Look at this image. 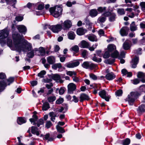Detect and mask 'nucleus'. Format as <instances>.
Here are the masks:
<instances>
[{
    "instance_id": "1",
    "label": "nucleus",
    "mask_w": 145,
    "mask_h": 145,
    "mask_svg": "<svg viewBox=\"0 0 145 145\" xmlns=\"http://www.w3.org/2000/svg\"><path fill=\"white\" fill-rule=\"evenodd\" d=\"M12 37L15 48L13 50H16L20 53L22 51L25 52L31 51L27 54V56L31 58L34 56L33 51L31 50L32 47L30 43L24 40L23 37L17 32L13 34Z\"/></svg>"
},
{
    "instance_id": "2",
    "label": "nucleus",
    "mask_w": 145,
    "mask_h": 145,
    "mask_svg": "<svg viewBox=\"0 0 145 145\" xmlns=\"http://www.w3.org/2000/svg\"><path fill=\"white\" fill-rule=\"evenodd\" d=\"M140 95L137 91L132 92L128 95L127 100L129 103L131 105V103L135 101L137 97Z\"/></svg>"
},
{
    "instance_id": "3",
    "label": "nucleus",
    "mask_w": 145,
    "mask_h": 145,
    "mask_svg": "<svg viewBox=\"0 0 145 145\" xmlns=\"http://www.w3.org/2000/svg\"><path fill=\"white\" fill-rule=\"evenodd\" d=\"M8 31L6 29H4L1 31L0 33V41L1 43H5L6 41L4 39L7 38L8 35Z\"/></svg>"
},
{
    "instance_id": "4",
    "label": "nucleus",
    "mask_w": 145,
    "mask_h": 145,
    "mask_svg": "<svg viewBox=\"0 0 145 145\" xmlns=\"http://www.w3.org/2000/svg\"><path fill=\"white\" fill-rule=\"evenodd\" d=\"M62 27V26L60 25H56L51 26L49 25H46L45 26L44 29H46L48 28L55 33H57Z\"/></svg>"
},
{
    "instance_id": "5",
    "label": "nucleus",
    "mask_w": 145,
    "mask_h": 145,
    "mask_svg": "<svg viewBox=\"0 0 145 145\" xmlns=\"http://www.w3.org/2000/svg\"><path fill=\"white\" fill-rule=\"evenodd\" d=\"M64 28V29H69L72 26V23L71 21L69 20L65 21L61 25Z\"/></svg>"
},
{
    "instance_id": "6",
    "label": "nucleus",
    "mask_w": 145,
    "mask_h": 145,
    "mask_svg": "<svg viewBox=\"0 0 145 145\" xmlns=\"http://www.w3.org/2000/svg\"><path fill=\"white\" fill-rule=\"evenodd\" d=\"M129 30L128 27L125 26L123 27L120 31V33L122 36H126L128 34V32Z\"/></svg>"
},
{
    "instance_id": "7",
    "label": "nucleus",
    "mask_w": 145,
    "mask_h": 145,
    "mask_svg": "<svg viewBox=\"0 0 145 145\" xmlns=\"http://www.w3.org/2000/svg\"><path fill=\"white\" fill-rule=\"evenodd\" d=\"M106 93L105 90H103L99 92V95L102 98L105 99L106 101H109V98L108 97L106 96Z\"/></svg>"
},
{
    "instance_id": "8",
    "label": "nucleus",
    "mask_w": 145,
    "mask_h": 145,
    "mask_svg": "<svg viewBox=\"0 0 145 145\" xmlns=\"http://www.w3.org/2000/svg\"><path fill=\"white\" fill-rule=\"evenodd\" d=\"M76 86L73 83L69 84L68 86V92L71 93L74 90L76 89Z\"/></svg>"
},
{
    "instance_id": "9",
    "label": "nucleus",
    "mask_w": 145,
    "mask_h": 145,
    "mask_svg": "<svg viewBox=\"0 0 145 145\" xmlns=\"http://www.w3.org/2000/svg\"><path fill=\"white\" fill-rule=\"evenodd\" d=\"M137 77L141 79L140 81L143 83L145 82V79L144 78L145 77V75L142 72H138L137 75Z\"/></svg>"
},
{
    "instance_id": "10",
    "label": "nucleus",
    "mask_w": 145,
    "mask_h": 145,
    "mask_svg": "<svg viewBox=\"0 0 145 145\" xmlns=\"http://www.w3.org/2000/svg\"><path fill=\"white\" fill-rule=\"evenodd\" d=\"M86 31L87 30L86 29L82 28L78 29L76 31L77 34L80 35H84Z\"/></svg>"
},
{
    "instance_id": "11",
    "label": "nucleus",
    "mask_w": 145,
    "mask_h": 145,
    "mask_svg": "<svg viewBox=\"0 0 145 145\" xmlns=\"http://www.w3.org/2000/svg\"><path fill=\"white\" fill-rule=\"evenodd\" d=\"M80 101L81 102H83L84 100H88L89 99L88 96L84 93H82L80 95Z\"/></svg>"
},
{
    "instance_id": "12",
    "label": "nucleus",
    "mask_w": 145,
    "mask_h": 145,
    "mask_svg": "<svg viewBox=\"0 0 145 145\" xmlns=\"http://www.w3.org/2000/svg\"><path fill=\"white\" fill-rule=\"evenodd\" d=\"M17 28L20 32H24L26 31V27L23 25H19L17 26Z\"/></svg>"
},
{
    "instance_id": "13",
    "label": "nucleus",
    "mask_w": 145,
    "mask_h": 145,
    "mask_svg": "<svg viewBox=\"0 0 145 145\" xmlns=\"http://www.w3.org/2000/svg\"><path fill=\"white\" fill-rule=\"evenodd\" d=\"M138 61V58L136 57L132 60V67L135 68L136 67L137 65V64Z\"/></svg>"
},
{
    "instance_id": "14",
    "label": "nucleus",
    "mask_w": 145,
    "mask_h": 145,
    "mask_svg": "<svg viewBox=\"0 0 145 145\" xmlns=\"http://www.w3.org/2000/svg\"><path fill=\"white\" fill-rule=\"evenodd\" d=\"M47 61L49 64H53L55 62V59L54 57L50 56L47 58Z\"/></svg>"
},
{
    "instance_id": "15",
    "label": "nucleus",
    "mask_w": 145,
    "mask_h": 145,
    "mask_svg": "<svg viewBox=\"0 0 145 145\" xmlns=\"http://www.w3.org/2000/svg\"><path fill=\"white\" fill-rule=\"evenodd\" d=\"M79 63L78 62H73L67 64V66L69 68H72L78 65Z\"/></svg>"
},
{
    "instance_id": "16",
    "label": "nucleus",
    "mask_w": 145,
    "mask_h": 145,
    "mask_svg": "<svg viewBox=\"0 0 145 145\" xmlns=\"http://www.w3.org/2000/svg\"><path fill=\"white\" fill-rule=\"evenodd\" d=\"M38 128L37 127L34 126L31 127V132L33 134H36L37 135H39V132L37 131Z\"/></svg>"
},
{
    "instance_id": "17",
    "label": "nucleus",
    "mask_w": 145,
    "mask_h": 145,
    "mask_svg": "<svg viewBox=\"0 0 145 145\" xmlns=\"http://www.w3.org/2000/svg\"><path fill=\"white\" fill-rule=\"evenodd\" d=\"M137 29V25L134 22H133L130 24V29L131 31H134Z\"/></svg>"
},
{
    "instance_id": "18",
    "label": "nucleus",
    "mask_w": 145,
    "mask_h": 145,
    "mask_svg": "<svg viewBox=\"0 0 145 145\" xmlns=\"http://www.w3.org/2000/svg\"><path fill=\"white\" fill-rule=\"evenodd\" d=\"M106 78L108 80H112L115 77V76L113 74H112L110 73L107 74L106 76Z\"/></svg>"
},
{
    "instance_id": "19",
    "label": "nucleus",
    "mask_w": 145,
    "mask_h": 145,
    "mask_svg": "<svg viewBox=\"0 0 145 145\" xmlns=\"http://www.w3.org/2000/svg\"><path fill=\"white\" fill-rule=\"evenodd\" d=\"M123 47L124 50H128L130 48V46L129 45V43L125 41L123 44Z\"/></svg>"
},
{
    "instance_id": "20",
    "label": "nucleus",
    "mask_w": 145,
    "mask_h": 145,
    "mask_svg": "<svg viewBox=\"0 0 145 145\" xmlns=\"http://www.w3.org/2000/svg\"><path fill=\"white\" fill-rule=\"evenodd\" d=\"M88 39L90 41H96L97 40V39L96 37L94 35H92L88 36Z\"/></svg>"
},
{
    "instance_id": "21",
    "label": "nucleus",
    "mask_w": 145,
    "mask_h": 145,
    "mask_svg": "<svg viewBox=\"0 0 145 145\" xmlns=\"http://www.w3.org/2000/svg\"><path fill=\"white\" fill-rule=\"evenodd\" d=\"M108 51L109 52H111L116 49V47L113 44H110L108 46Z\"/></svg>"
},
{
    "instance_id": "22",
    "label": "nucleus",
    "mask_w": 145,
    "mask_h": 145,
    "mask_svg": "<svg viewBox=\"0 0 145 145\" xmlns=\"http://www.w3.org/2000/svg\"><path fill=\"white\" fill-rule=\"evenodd\" d=\"M81 45L83 48H87L89 46V43L85 40H83L81 42Z\"/></svg>"
},
{
    "instance_id": "23",
    "label": "nucleus",
    "mask_w": 145,
    "mask_h": 145,
    "mask_svg": "<svg viewBox=\"0 0 145 145\" xmlns=\"http://www.w3.org/2000/svg\"><path fill=\"white\" fill-rule=\"evenodd\" d=\"M49 108V105L48 102H46L44 103L42 107V110H46Z\"/></svg>"
},
{
    "instance_id": "24",
    "label": "nucleus",
    "mask_w": 145,
    "mask_h": 145,
    "mask_svg": "<svg viewBox=\"0 0 145 145\" xmlns=\"http://www.w3.org/2000/svg\"><path fill=\"white\" fill-rule=\"evenodd\" d=\"M18 123L19 124H21L22 123H25L26 121L22 117H19L18 119Z\"/></svg>"
},
{
    "instance_id": "25",
    "label": "nucleus",
    "mask_w": 145,
    "mask_h": 145,
    "mask_svg": "<svg viewBox=\"0 0 145 145\" xmlns=\"http://www.w3.org/2000/svg\"><path fill=\"white\" fill-rule=\"evenodd\" d=\"M68 36L69 39L73 40L75 37V35L74 32L71 31L68 33Z\"/></svg>"
},
{
    "instance_id": "26",
    "label": "nucleus",
    "mask_w": 145,
    "mask_h": 145,
    "mask_svg": "<svg viewBox=\"0 0 145 145\" xmlns=\"http://www.w3.org/2000/svg\"><path fill=\"white\" fill-rule=\"evenodd\" d=\"M49 115L51 117V120L53 121L55 119V117L56 116V114L53 112H51L50 113Z\"/></svg>"
},
{
    "instance_id": "27",
    "label": "nucleus",
    "mask_w": 145,
    "mask_h": 145,
    "mask_svg": "<svg viewBox=\"0 0 145 145\" xmlns=\"http://www.w3.org/2000/svg\"><path fill=\"white\" fill-rule=\"evenodd\" d=\"M90 14L91 16H95L97 14V12L96 10L93 9L90 11Z\"/></svg>"
},
{
    "instance_id": "28",
    "label": "nucleus",
    "mask_w": 145,
    "mask_h": 145,
    "mask_svg": "<svg viewBox=\"0 0 145 145\" xmlns=\"http://www.w3.org/2000/svg\"><path fill=\"white\" fill-rule=\"evenodd\" d=\"M56 128L58 131L60 133H63L65 132L64 129L58 125L56 126Z\"/></svg>"
},
{
    "instance_id": "29",
    "label": "nucleus",
    "mask_w": 145,
    "mask_h": 145,
    "mask_svg": "<svg viewBox=\"0 0 145 145\" xmlns=\"http://www.w3.org/2000/svg\"><path fill=\"white\" fill-rule=\"evenodd\" d=\"M39 50L41 56H43L45 55V51L43 47H40L39 48Z\"/></svg>"
},
{
    "instance_id": "30",
    "label": "nucleus",
    "mask_w": 145,
    "mask_h": 145,
    "mask_svg": "<svg viewBox=\"0 0 145 145\" xmlns=\"http://www.w3.org/2000/svg\"><path fill=\"white\" fill-rule=\"evenodd\" d=\"M130 142V140L129 139L127 138L126 139L123 141V145H128Z\"/></svg>"
},
{
    "instance_id": "31",
    "label": "nucleus",
    "mask_w": 145,
    "mask_h": 145,
    "mask_svg": "<svg viewBox=\"0 0 145 145\" xmlns=\"http://www.w3.org/2000/svg\"><path fill=\"white\" fill-rule=\"evenodd\" d=\"M111 56L113 58H116L119 56V53L117 51H114L111 54Z\"/></svg>"
},
{
    "instance_id": "32",
    "label": "nucleus",
    "mask_w": 145,
    "mask_h": 145,
    "mask_svg": "<svg viewBox=\"0 0 145 145\" xmlns=\"http://www.w3.org/2000/svg\"><path fill=\"white\" fill-rule=\"evenodd\" d=\"M89 63L88 62L86 61L83 63L82 66L84 68L88 69L89 68Z\"/></svg>"
},
{
    "instance_id": "33",
    "label": "nucleus",
    "mask_w": 145,
    "mask_h": 145,
    "mask_svg": "<svg viewBox=\"0 0 145 145\" xmlns=\"http://www.w3.org/2000/svg\"><path fill=\"white\" fill-rule=\"evenodd\" d=\"M114 59H109L105 60V62L107 64H111L114 62Z\"/></svg>"
},
{
    "instance_id": "34",
    "label": "nucleus",
    "mask_w": 145,
    "mask_h": 145,
    "mask_svg": "<svg viewBox=\"0 0 145 145\" xmlns=\"http://www.w3.org/2000/svg\"><path fill=\"white\" fill-rule=\"evenodd\" d=\"M62 67L61 63L55 64L52 66V68L54 69H56L57 68H60Z\"/></svg>"
},
{
    "instance_id": "35",
    "label": "nucleus",
    "mask_w": 145,
    "mask_h": 145,
    "mask_svg": "<svg viewBox=\"0 0 145 145\" xmlns=\"http://www.w3.org/2000/svg\"><path fill=\"white\" fill-rule=\"evenodd\" d=\"M60 76L58 74H55L52 76V79L55 80H59Z\"/></svg>"
},
{
    "instance_id": "36",
    "label": "nucleus",
    "mask_w": 145,
    "mask_h": 145,
    "mask_svg": "<svg viewBox=\"0 0 145 145\" xmlns=\"http://www.w3.org/2000/svg\"><path fill=\"white\" fill-rule=\"evenodd\" d=\"M116 15L114 14H112L109 18V20L111 22L115 20Z\"/></svg>"
},
{
    "instance_id": "37",
    "label": "nucleus",
    "mask_w": 145,
    "mask_h": 145,
    "mask_svg": "<svg viewBox=\"0 0 145 145\" xmlns=\"http://www.w3.org/2000/svg\"><path fill=\"white\" fill-rule=\"evenodd\" d=\"M55 10L57 12L59 13H61V14L62 9L61 7H57L55 8Z\"/></svg>"
},
{
    "instance_id": "38",
    "label": "nucleus",
    "mask_w": 145,
    "mask_h": 145,
    "mask_svg": "<svg viewBox=\"0 0 145 145\" xmlns=\"http://www.w3.org/2000/svg\"><path fill=\"white\" fill-rule=\"evenodd\" d=\"M46 73V72L44 71H41L38 74V76L42 78L43 77V75H44Z\"/></svg>"
},
{
    "instance_id": "39",
    "label": "nucleus",
    "mask_w": 145,
    "mask_h": 145,
    "mask_svg": "<svg viewBox=\"0 0 145 145\" xmlns=\"http://www.w3.org/2000/svg\"><path fill=\"white\" fill-rule=\"evenodd\" d=\"M139 109L140 111L141 112H144L145 111V105H142L139 107Z\"/></svg>"
},
{
    "instance_id": "40",
    "label": "nucleus",
    "mask_w": 145,
    "mask_h": 145,
    "mask_svg": "<svg viewBox=\"0 0 145 145\" xmlns=\"http://www.w3.org/2000/svg\"><path fill=\"white\" fill-rule=\"evenodd\" d=\"M117 11L118 13L120 15L123 14H125V12L123 9H118Z\"/></svg>"
},
{
    "instance_id": "41",
    "label": "nucleus",
    "mask_w": 145,
    "mask_h": 145,
    "mask_svg": "<svg viewBox=\"0 0 145 145\" xmlns=\"http://www.w3.org/2000/svg\"><path fill=\"white\" fill-rule=\"evenodd\" d=\"M61 14V13H59L57 12L54 10V13L52 14V15L55 17H59Z\"/></svg>"
},
{
    "instance_id": "42",
    "label": "nucleus",
    "mask_w": 145,
    "mask_h": 145,
    "mask_svg": "<svg viewBox=\"0 0 145 145\" xmlns=\"http://www.w3.org/2000/svg\"><path fill=\"white\" fill-rule=\"evenodd\" d=\"M123 93L121 89H119L116 92V95L118 96H120L122 95Z\"/></svg>"
},
{
    "instance_id": "43",
    "label": "nucleus",
    "mask_w": 145,
    "mask_h": 145,
    "mask_svg": "<svg viewBox=\"0 0 145 145\" xmlns=\"http://www.w3.org/2000/svg\"><path fill=\"white\" fill-rule=\"evenodd\" d=\"M44 123V121L43 119H40L38 121L37 123V126L39 127L40 125Z\"/></svg>"
},
{
    "instance_id": "44",
    "label": "nucleus",
    "mask_w": 145,
    "mask_h": 145,
    "mask_svg": "<svg viewBox=\"0 0 145 145\" xmlns=\"http://www.w3.org/2000/svg\"><path fill=\"white\" fill-rule=\"evenodd\" d=\"M56 99V97H50L48 98V100L49 102H52L54 101Z\"/></svg>"
},
{
    "instance_id": "45",
    "label": "nucleus",
    "mask_w": 145,
    "mask_h": 145,
    "mask_svg": "<svg viewBox=\"0 0 145 145\" xmlns=\"http://www.w3.org/2000/svg\"><path fill=\"white\" fill-rule=\"evenodd\" d=\"M97 66V65L93 63H91L89 64V67L90 69H92L94 68H95Z\"/></svg>"
},
{
    "instance_id": "46",
    "label": "nucleus",
    "mask_w": 145,
    "mask_h": 145,
    "mask_svg": "<svg viewBox=\"0 0 145 145\" xmlns=\"http://www.w3.org/2000/svg\"><path fill=\"white\" fill-rule=\"evenodd\" d=\"M7 44L9 47H11L12 46V42L11 39H8L7 41Z\"/></svg>"
},
{
    "instance_id": "47",
    "label": "nucleus",
    "mask_w": 145,
    "mask_h": 145,
    "mask_svg": "<svg viewBox=\"0 0 145 145\" xmlns=\"http://www.w3.org/2000/svg\"><path fill=\"white\" fill-rule=\"evenodd\" d=\"M110 56V54L109 51L106 52L103 56V57L105 58H107L109 57Z\"/></svg>"
},
{
    "instance_id": "48",
    "label": "nucleus",
    "mask_w": 145,
    "mask_h": 145,
    "mask_svg": "<svg viewBox=\"0 0 145 145\" xmlns=\"http://www.w3.org/2000/svg\"><path fill=\"white\" fill-rule=\"evenodd\" d=\"M23 19V17L22 16H17L15 18V20L17 21H22Z\"/></svg>"
},
{
    "instance_id": "49",
    "label": "nucleus",
    "mask_w": 145,
    "mask_h": 145,
    "mask_svg": "<svg viewBox=\"0 0 145 145\" xmlns=\"http://www.w3.org/2000/svg\"><path fill=\"white\" fill-rule=\"evenodd\" d=\"M52 125V123L50 121H46V127L48 128L50 127Z\"/></svg>"
},
{
    "instance_id": "50",
    "label": "nucleus",
    "mask_w": 145,
    "mask_h": 145,
    "mask_svg": "<svg viewBox=\"0 0 145 145\" xmlns=\"http://www.w3.org/2000/svg\"><path fill=\"white\" fill-rule=\"evenodd\" d=\"M132 81L133 84H138L140 81L137 78L134 79Z\"/></svg>"
},
{
    "instance_id": "51",
    "label": "nucleus",
    "mask_w": 145,
    "mask_h": 145,
    "mask_svg": "<svg viewBox=\"0 0 145 145\" xmlns=\"http://www.w3.org/2000/svg\"><path fill=\"white\" fill-rule=\"evenodd\" d=\"M72 49L73 51L76 52H77L79 50V48L78 46L75 45L72 48Z\"/></svg>"
},
{
    "instance_id": "52",
    "label": "nucleus",
    "mask_w": 145,
    "mask_h": 145,
    "mask_svg": "<svg viewBox=\"0 0 145 145\" xmlns=\"http://www.w3.org/2000/svg\"><path fill=\"white\" fill-rule=\"evenodd\" d=\"M63 101V99L62 98H59L56 101V103L58 104H59L62 103Z\"/></svg>"
},
{
    "instance_id": "53",
    "label": "nucleus",
    "mask_w": 145,
    "mask_h": 145,
    "mask_svg": "<svg viewBox=\"0 0 145 145\" xmlns=\"http://www.w3.org/2000/svg\"><path fill=\"white\" fill-rule=\"evenodd\" d=\"M93 60L97 62H101V58H99V59H97L95 56H94L92 59Z\"/></svg>"
},
{
    "instance_id": "54",
    "label": "nucleus",
    "mask_w": 145,
    "mask_h": 145,
    "mask_svg": "<svg viewBox=\"0 0 145 145\" xmlns=\"http://www.w3.org/2000/svg\"><path fill=\"white\" fill-rule=\"evenodd\" d=\"M142 9L143 10H145V2H142L140 3Z\"/></svg>"
},
{
    "instance_id": "55",
    "label": "nucleus",
    "mask_w": 145,
    "mask_h": 145,
    "mask_svg": "<svg viewBox=\"0 0 145 145\" xmlns=\"http://www.w3.org/2000/svg\"><path fill=\"white\" fill-rule=\"evenodd\" d=\"M44 5L40 4L38 6V9L39 10H41L42 9L44 8Z\"/></svg>"
},
{
    "instance_id": "56",
    "label": "nucleus",
    "mask_w": 145,
    "mask_h": 145,
    "mask_svg": "<svg viewBox=\"0 0 145 145\" xmlns=\"http://www.w3.org/2000/svg\"><path fill=\"white\" fill-rule=\"evenodd\" d=\"M125 53L123 51L121 52L120 56H119V58L124 57H125Z\"/></svg>"
},
{
    "instance_id": "57",
    "label": "nucleus",
    "mask_w": 145,
    "mask_h": 145,
    "mask_svg": "<svg viewBox=\"0 0 145 145\" xmlns=\"http://www.w3.org/2000/svg\"><path fill=\"white\" fill-rule=\"evenodd\" d=\"M90 77L93 80H96L97 79V76L94 74H91L90 75Z\"/></svg>"
},
{
    "instance_id": "58",
    "label": "nucleus",
    "mask_w": 145,
    "mask_h": 145,
    "mask_svg": "<svg viewBox=\"0 0 145 145\" xmlns=\"http://www.w3.org/2000/svg\"><path fill=\"white\" fill-rule=\"evenodd\" d=\"M106 7H104L102 8V7H100L99 8L97 9L98 11L100 12H103L104 10H105Z\"/></svg>"
},
{
    "instance_id": "59",
    "label": "nucleus",
    "mask_w": 145,
    "mask_h": 145,
    "mask_svg": "<svg viewBox=\"0 0 145 145\" xmlns=\"http://www.w3.org/2000/svg\"><path fill=\"white\" fill-rule=\"evenodd\" d=\"M37 82L36 81H32L31 83V85L33 86L35 85H36L37 84Z\"/></svg>"
},
{
    "instance_id": "60",
    "label": "nucleus",
    "mask_w": 145,
    "mask_h": 145,
    "mask_svg": "<svg viewBox=\"0 0 145 145\" xmlns=\"http://www.w3.org/2000/svg\"><path fill=\"white\" fill-rule=\"evenodd\" d=\"M53 86V84L52 83H50V84H46V87L48 89H50V88L52 87Z\"/></svg>"
},
{
    "instance_id": "61",
    "label": "nucleus",
    "mask_w": 145,
    "mask_h": 145,
    "mask_svg": "<svg viewBox=\"0 0 145 145\" xmlns=\"http://www.w3.org/2000/svg\"><path fill=\"white\" fill-rule=\"evenodd\" d=\"M105 18L104 17H102L99 18V21L101 22H103L105 21Z\"/></svg>"
},
{
    "instance_id": "62",
    "label": "nucleus",
    "mask_w": 145,
    "mask_h": 145,
    "mask_svg": "<svg viewBox=\"0 0 145 145\" xmlns=\"http://www.w3.org/2000/svg\"><path fill=\"white\" fill-rule=\"evenodd\" d=\"M55 8L53 7L49 9V11L50 13L52 15V14L54 13Z\"/></svg>"
},
{
    "instance_id": "63",
    "label": "nucleus",
    "mask_w": 145,
    "mask_h": 145,
    "mask_svg": "<svg viewBox=\"0 0 145 145\" xmlns=\"http://www.w3.org/2000/svg\"><path fill=\"white\" fill-rule=\"evenodd\" d=\"M87 54V51L86 50H84L82 53V55L83 57H85Z\"/></svg>"
},
{
    "instance_id": "64",
    "label": "nucleus",
    "mask_w": 145,
    "mask_h": 145,
    "mask_svg": "<svg viewBox=\"0 0 145 145\" xmlns=\"http://www.w3.org/2000/svg\"><path fill=\"white\" fill-rule=\"evenodd\" d=\"M121 72L124 75H125L128 72L125 69H123L122 70Z\"/></svg>"
}]
</instances>
